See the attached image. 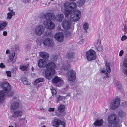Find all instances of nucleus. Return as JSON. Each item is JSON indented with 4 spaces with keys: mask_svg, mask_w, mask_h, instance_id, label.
I'll use <instances>...</instances> for the list:
<instances>
[{
    "mask_svg": "<svg viewBox=\"0 0 127 127\" xmlns=\"http://www.w3.org/2000/svg\"><path fill=\"white\" fill-rule=\"evenodd\" d=\"M51 91L53 96L56 95L57 92L55 89H52L51 90Z\"/></svg>",
    "mask_w": 127,
    "mask_h": 127,
    "instance_id": "38",
    "label": "nucleus"
},
{
    "mask_svg": "<svg viewBox=\"0 0 127 127\" xmlns=\"http://www.w3.org/2000/svg\"><path fill=\"white\" fill-rule=\"evenodd\" d=\"M39 109H40V110H42L43 111H44V109L43 108L41 107Z\"/></svg>",
    "mask_w": 127,
    "mask_h": 127,
    "instance_id": "58",
    "label": "nucleus"
},
{
    "mask_svg": "<svg viewBox=\"0 0 127 127\" xmlns=\"http://www.w3.org/2000/svg\"><path fill=\"white\" fill-rule=\"evenodd\" d=\"M86 58L88 60L91 61L95 60L96 58V55L95 51L93 50H90L86 53Z\"/></svg>",
    "mask_w": 127,
    "mask_h": 127,
    "instance_id": "5",
    "label": "nucleus"
},
{
    "mask_svg": "<svg viewBox=\"0 0 127 127\" xmlns=\"http://www.w3.org/2000/svg\"><path fill=\"white\" fill-rule=\"evenodd\" d=\"M0 67L1 68H3L5 67V66L2 63H1L0 64Z\"/></svg>",
    "mask_w": 127,
    "mask_h": 127,
    "instance_id": "47",
    "label": "nucleus"
},
{
    "mask_svg": "<svg viewBox=\"0 0 127 127\" xmlns=\"http://www.w3.org/2000/svg\"><path fill=\"white\" fill-rule=\"evenodd\" d=\"M44 36H48L52 37V32L51 30H47L45 31L44 34Z\"/></svg>",
    "mask_w": 127,
    "mask_h": 127,
    "instance_id": "27",
    "label": "nucleus"
},
{
    "mask_svg": "<svg viewBox=\"0 0 127 127\" xmlns=\"http://www.w3.org/2000/svg\"><path fill=\"white\" fill-rule=\"evenodd\" d=\"M21 81L24 84L26 85H29L31 84L28 81L27 78H23L21 79Z\"/></svg>",
    "mask_w": 127,
    "mask_h": 127,
    "instance_id": "31",
    "label": "nucleus"
},
{
    "mask_svg": "<svg viewBox=\"0 0 127 127\" xmlns=\"http://www.w3.org/2000/svg\"><path fill=\"white\" fill-rule=\"evenodd\" d=\"M19 46L18 45H15L14 47L15 49L16 50H18L19 49Z\"/></svg>",
    "mask_w": 127,
    "mask_h": 127,
    "instance_id": "48",
    "label": "nucleus"
},
{
    "mask_svg": "<svg viewBox=\"0 0 127 127\" xmlns=\"http://www.w3.org/2000/svg\"><path fill=\"white\" fill-rule=\"evenodd\" d=\"M74 53L71 51H68L66 55V58L68 59L67 62L70 63L72 61L74 56Z\"/></svg>",
    "mask_w": 127,
    "mask_h": 127,
    "instance_id": "12",
    "label": "nucleus"
},
{
    "mask_svg": "<svg viewBox=\"0 0 127 127\" xmlns=\"http://www.w3.org/2000/svg\"><path fill=\"white\" fill-rule=\"evenodd\" d=\"M94 45L96 49L98 51H101L102 48L101 45V41L99 39H98L95 42Z\"/></svg>",
    "mask_w": 127,
    "mask_h": 127,
    "instance_id": "16",
    "label": "nucleus"
},
{
    "mask_svg": "<svg viewBox=\"0 0 127 127\" xmlns=\"http://www.w3.org/2000/svg\"><path fill=\"white\" fill-rule=\"evenodd\" d=\"M25 0V1L26 2H29V1H30V0Z\"/></svg>",
    "mask_w": 127,
    "mask_h": 127,
    "instance_id": "57",
    "label": "nucleus"
},
{
    "mask_svg": "<svg viewBox=\"0 0 127 127\" xmlns=\"http://www.w3.org/2000/svg\"><path fill=\"white\" fill-rule=\"evenodd\" d=\"M85 0H79V2L81 4H83Z\"/></svg>",
    "mask_w": 127,
    "mask_h": 127,
    "instance_id": "50",
    "label": "nucleus"
},
{
    "mask_svg": "<svg viewBox=\"0 0 127 127\" xmlns=\"http://www.w3.org/2000/svg\"><path fill=\"white\" fill-rule=\"evenodd\" d=\"M17 98V97H14L13 98V100H13V101H14V99H16Z\"/></svg>",
    "mask_w": 127,
    "mask_h": 127,
    "instance_id": "59",
    "label": "nucleus"
},
{
    "mask_svg": "<svg viewBox=\"0 0 127 127\" xmlns=\"http://www.w3.org/2000/svg\"><path fill=\"white\" fill-rule=\"evenodd\" d=\"M13 15L11 12H9L7 13V19H11Z\"/></svg>",
    "mask_w": 127,
    "mask_h": 127,
    "instance_id": "37",
    "label": "nucleus"
},
{
    "mask_svg": "<svg viewBox=\"0 0 127 127\" xmlns=\"http://www.w3.org/2000/svg\"><path fill=\"white\" fill-rule=\"evenodd\" d=\"M101 72L102 73H104V78H107L108 77H109V74L107 73V72H106V71L105 70H102L101 71Z\"/></svg>",
    "mask_w": 127,
    "mask_h": 127,
    "instance_id": "35",
    "label": "nucleus"
},
{
    "mask_svg": "<svg viewBox=\"0 0 127 127\" xmlns=\"http://www.w3.org/2000/svg\"><path fill=\"white\" fill-rule=\"evenodd\" d=\"M57 58V57L56 55L54 56V59L53 61H56V59Z\"/></svg>",
    "mask_w": 127,
    "mask_h": 127,
    "instance_id": "52",
    "label": "nucleus"
},
{
    "mask_svg": "<svg viewBox=\"0 0 127 127\" xmlns=\"http://www.w3.org/2000/svg\"><path fill=\"white\" fill-rule=\"evenodd\" d=\"M15 54V53L14 52L10 54L9 57V59L7 60L8 62H11L13 60Z\"/></svg>",
    "mask_w": 127,
    "mask_h": 127,
    "instance_id": "26",
    "label": "nucleus"
},
{
    "mask_svg": "<svg viewBox=\"0 0 127 127\" xmlns=\"http://www.w3.org/2000/svg\"><path fill=\"white\" fill-rule=\"evenodd\" d=\"M23 119H20V120H22Z\"/></svg>",
    "mask_w": 127,
    "mask_h": 127,
    "instance_id": "64",
    "label": "nucleus"
},
{
    "mask_svg": "<svg viewBox=\"0 0 127 127\" xmlns=\"http://www.w3.org/2000/svg\"><path fill=\"white\" fill-rule=\"evenodd\" d=\"M55 38L57 41L61 42H62L64 40V35L61 32L57 33L55 36Z\"/></svg>",
    "mask_w": 127,
    "mask_h": 127,
    "instance_id": "13",
    "label": "nucleus"
},
{
    "mask_svg": "<svg viewBox=\"0 0 127 127\" xmlns=\"http://www.w3.org/2000/svg\"><path fill=\"white\" fill-rule=\"evenodd\" d=\"M7 34V32L6 31H5L3 32V34L4 36H6Z\"/></svg>",
    "mask_w": 127,
    "mask_h": 127,
    "instance_id": "54",
    "label": "nucleus"
},
{
    "mask_svg": "<svg viewBox=\"0 0 127 127\" xmlns=\"http://www.w3.org/2000/svg\"><path fill=\"white\" fill-rule=\"evenodd\" d=\"M69 1H75L76 0H69Z\"/></svg>",
    "mask_w": 127,
    "mask_h": 127,
    "instance_id": "60",
    "label": "nucleus"
},
{
    "mask_svg": "<svg viewBox=\"0 0 127 127\" xmlns=\"http://www.w3.org/2000/svg\"><path fill=\"white\" fill-rule=\"evenodd\" d=\"M44 44L47 46L49 47H52L54 45L53 40L50 38H46L43 41Z\"/></svg>",
    "mask_w": 127,
    "mask_h": 127,
    "instance_id": "14",
    "label": "nucleus"
},
{
    "mask_svg": "<svg viewBox=\"0 0 127 127\" xmlns=\"http://www.w3.org/2000/svg\"><path fill=\"white\" fill-rule=\"evenodd\" d=\"M76 73L73 69L69 70L66 74L68 80L70 81H74L76 78Z\"/></svg>",
    "mask_w": 127,
    "mask_h": 127,
    "instance_id": "8",
    "label": "nucleus"
},
{
    "mask_svg": "<svg viewBox=\"0 0 127 127\" xmlns=\"http://www.w3.org/2000/svg\"><path fill=\"white\" fill-rule=\"evenodd\" d=\"M124 65L125 67L127 68V59L124 60Z\"/></svg>",
    "mask_w": 127,
    "mask_h": 127,
    "instance_id": "39",
    "label": "nucleus"
},
{
    "mask_svg": "<svg viewBox=\"0 0 127 127\" xmlns=\"http://www.w3.org/2000/svg\"><path fill=\"white\" fill-rule=\"evenodd\" d=\"M44 24L46 28L49 29H53L55 27V25L51 22L45 21L44 22Z\"/></svg>",
    "mask_w": 127,
    "mask_h": 127,
    "instance_id": "17",
    "label": "nucleus"
},
{
    "mask_svg": "<svg viewBox=\"0 0 127 127\" xmlns=\"http://www.w3.org/2000/svg\"><path fill=\"white\" fill-rule=\"evenodd\" d=\"M6 73L8 76L9 77H11V72L10 71H7L6 72Z\"/></svg>",
    "mask_w": 127,
    "mask_h": 127,
    "instance_id": "42",
    "label": "nucleus"
},
{
    "mask_svg": "<svg viewBox=\"0 0 127 127\" xmlns=\"http://www.w3.org/2000/svg\"><path fill=\"white\" fill-rule=\"evenodd\" d=\"M2 84L3 90H0V103L3 102L6 96L4 93H8L11 89L10 85L6 82H3Z\"/></svg>",
    "mask_w": 127,
    "mask_h": 127,
    "instance_id": "2",
    "label": "nucleus"
},
{
    "mask_svg": "<svg viewBox=\"0 0 127 127\" xmlns=\"http://www.w3.org/2000/svg\"><path fill=\"white\" fill-rule=\"evenodd\" d=\"M81 42H82V43H83V44H85L86 43V42H85V41H84V40H82L81 41Z\"/></svg>",
    "mask_w": 127,
    "mask_h": 127,
    "instance_id": "56",
    "label": "nucleus"
},
{
    "mask_svg": "<svg viewBox=\"0 0 127 127\" xmlns=\"http://www.w3.org/2000/svg\"><path fill=\"white\" fill-rule=\"evenodd\" d=\"M89 26L88 23H86L84 24L83 27L84 30L85 31H86L88 28Z\"/></svg>",
    "mask_w": 127,
    "mask_h": 127,
    "instance_id": "36",
    "label": "nucleus"
},
{
    "mask_svg": "<svg viewBox=\"0 0 127 127\" xmlns=\"http://www.w3.org/2000/svg\"><path fill=\"white\" fill-rule=\"evenodd\" d=\"M44 30V28L41 25L37 26L35 29V32L36 34L40 35L42 34Z\"/></svg>",
    "mask_w": 127,
    "mask_h": 127,
    "instance_id": "11",
    "label": "nucleus"
},
{
    "mask_svg": "<svg viewBox=\"0 0 127 127\" xmlns=\"http://www.w3.org/2000/svg\"><path fill=\"white\" fill-rule=\"evenodd\" d=\"M117 118L115 114L110 115L108 117V123H113L115 122H118L117 121Z\"/></svg>",
    "mask_w": 127,
    "mask_h": 127,
    "instance_id": "19",
    "label": "nucleus"
},
{
    "mask_svg": "<svg viewBox=\"0 0 127 127\" xmlns=\"http://www.w3.org/2000/svg\"><path fill=\"white\" fill-rule=\"evenodd\" d=\"M105 64L107 71L108 73H110L111 72V69L109 64L108 62H107V61H105Z\"/></svg>",
    "mask_w": 127,
    "mask_h": 127,
    "instance_id": "28",
    "label": "nucleus"
},
{
    "mask_svg": "<svg viewBox=\"0 0 127 127\" xmlns=\"http://www.w3.org/2000/svg\"><path fill=\"white\" fill-rule=\"evenodd\" d=\"M22 112L20 110H17L14 112L12 117L14 118L20 117L22 115Z\"/></svg>",
    "mask_w": 127,
    "mask_h": 127,
    "instance_id": "21",
    "label": "nucleus"
},
{
    "mask_svg": "<svg viewBox=\"0 0 127 127\" xmlns=\"http://www.w3.org/2000/svg\"><path fill=\"white\" fill-rule=\"evenodd\" d=\"M55 110V108H50L48 109V111L50 112H53Z\"/></svg>",
    "mask_w": 127,
    "mask_h": 127,
    "instance_id": "44",
    "label": "nucleus"
},
{
    "mask_svg": "<svg viewBox=\"0 0 127 127\" xmlns=\"http://www.w3.org/2000/svg\"><path fill=\"white\" fill-rule=\"evenodd\" d=\"M42 127H46V126H45L44 125L42 126Z\"/></svg>",
    "mask_w": 127,
    "mask_h": 127,
    "instance_id": "62",
    "label": "nucleus"
},
{
    "mask_svg": "<svg viewBox=\"0 0 127 127\" xmlns=\"http://www.w3.org/2000/svg\"><path fill=\"white\" fill-rule=\"evenodd\" d=\"M52 82L53 84L58 87L61 86L64 84L63 81L57 76L53 79Z\"/></svg>",
    "mask_w": 127,
    "mask_h": 127,
    "instance_id": "7",
    "label": "nucleus"
},
{
    "mask_svg": "<svg viewBox=\"0 0 127 127\" xmlns=\"http://www.w3.org/2000/svg\"><path fill=\"white\" fill-rule=\"evenodd\" d=\"M45 18L46 20V21L51 22V20H53L55 18V15L53 13H48L45 15Z\"/></svg>",
    "mask_w": 127,
    "mask_h": 127,
    "instance_id": "15",
    "label": "nucleus"
},
{
    "mask_svg": "<svg viewBox=\"0 0 127 127\" xmlns=\"http://www.w3.org/2000/svg\"><path fill=\"white\" fill-rule=\"evenodd\" d=\"M103 121L102 119L96 121L94 123L95 126H100L103 124Z\"/></svg>",
    "mask_w": 127,
    "mask_h": 127,
    "instance_id": "25",
    "label": "nucleus"
},
{
    "mask_svg": "<svg viewBox=\"0 0 127 127\" xmlns=\"http://www.w3.org/2000/svg\"><path fill=\"white\" fill-rule=\"evenodd\" d=\"M63 98L62 96L60 95H59L57 97V99L58 100V101H61L63 99Z\"/></svg>",
    "mask_w": 127,
    "mask_h": 127,
    "instance_id": "40",
    "label": "nucleus"
},
{
    "mask_svg": "<svg viewBox=\"0 0 127 127\" xmlns=\"http://www.w3.org/2000/svg\"><path fill=\"white\" fill-rule=\"evenodd\" d=\"M64 17V16L63 14H60L56 15L55 18L58 21L61 22L63 19Z\"/></svg>",
    "mask_w": 127,
    "mask_h": 127,
    "instance_id": "23",
    "label": "nucleus"
},
{
    "mask_svg": "<svg viewBox=\"0 0 127 127\" xmlns=\"http://www.w3.org/2000/svg\"><path fill=\"white\" fill-rule=\"evenodd\" d=\"M52 124L53 127H65V123L60 119L55 118L52 122Z\"/></svg>",
    "mask_w": 127,
    "mask_h": 127,
    "instance_id": "4",
    "label": "nucleus"
},
{
    "mask_svg": "<svg viewBox=\"0 0 127 127\" xmlns=\"http://www.w3.org/2000/svg\"><path fill=\"white\" fill-rule=\"evenodd\" d=\"M8 23L7 22H6V21H4L2 22H0V30H2L4 28L7 26Z\"/></svg>",
    "mask_w": 127,
    "mask_h": 127,
    "instance_id": "24",
    "label": "nucleus"
},
{
    "mask_svg": "<svg viewBox=\"0 0 127 127\" xmlns=\"http://www.w3.org/2000/svg\"><path fill=\"white\" fill-rule=\"evenodd\" d=\"M123 72L125 74L127 75V69H124Z\"/></svg>",
    "mask_w": 127,
    "mask_h": 127,
    "instance_id": "51",
    "label": "nucleus"
},
{
    "mask_svg": "<svg viewBox=\"0 0 127 127\" xmlns=\"http://www.w3.org/2000/svg\"><path fill=\"white\" fill-rule=\"evenodd\" d=\"M120 99L118 96H116L110 104V107L112 110L118 108L120 105Z\"/></svg>",
    "mask_w": 127,
    "mask_h": 127,
    "instance_id": "6",
    "label": "nucleus"
},
{
    "mask_svg": "<svg viewBox=\"0 0 127 127\" xmlns=\"http://www.w3.org/2000/svg\"><path fill=\"white\" fill-rule=\"evenodd\" d=\"M118 123V122H115L113 123H109L108 127H117L116 125Z\"/></svg>",
    "mask_w": 127,
    "mask_h": 127,
    "instance_id": "33",
    "label": "nucleus"
},
{
    "mask_svg": "<svg viewBox=\"0 0 127 127\" xmlns=\"http://www.w3.org/2000/svg\"><path fill=\"white\" fill-rule=\"evenodd\" d=\"M34 69V68L33 67H32V70H33Z\"/></svg>",
    "mask_w": 127,
    "mask_h": 127,
    "instance_id": "63",
    "label": "nucleus"
},
{
    "mask_svg": "<svg viewBox=\"0 0 127 127\" xmlns=\"http://www.w3.org/2000/svg\"><path fill=\"white\" fill-rule=\"evenodd\" d=\"M65 109V106L63 105H61L58 108V110H56L55 112V114L56 116L60 117L63 115L62 113L63 112Z\"/></svg>",
    "mask_w": 127,
    "mask_h": 127,
    "instance_id": "9",
    "label": "nucleus"
},
{
    "mask_svg": "<svg viewBox=\"0 0 127 127\" xmlns=\"http://www.w3.org/2000/svg\"><path fill=\"white\" fill-rule=\"evenodd\" d=\"M20 68L22 71L27 70L28 68V65H20Z\"/></svg>",
    "mask_w": 127,
    "mask_h": 127,
    "instance_id": "30",
    "label": "nucleus"
},
{
    "mask_svg": "<svg viewBox=\"0 0 127 127\" xmlns=\"http://www.w3.org/2000/svg\"><path fill=\"white\" fill-rule=\"evenodd\" d=\"M44 81V79L43 78H39L36 79L34 82V84H36L40 82H42Z\"/></svg>",
    "mask_w": 127,
    "mask_h": 127,
    "instance_id": "34",
    "label": "nucleus"
},
{
    "mask_svg": "<svg viewBox=\"0 0 127 127\" xmlns=\"http://www.w3.org/2000/svg\"><path fill=\"white\" fill-rule=\"evenodd\" d=\"M117 88L120 90H121L122 89V86L120 83L118 84L117 85Z\"/></svg>",
    "mask_w": 127,
    "mask_h": 127,
    "instance_id": "43",
    "label": "nucleus"
},
{
    "mask_svg": "<svg viewBox=\"0 0 127 127\" xmlns=\"http://www.w3.org/2000/svg\"><path fill=\"white\" fill-rule=\"evenodd\" d=\"M71 67L70 64H68L66 63L65 64H64L63 65V69L65 71H67L69 69H70Z\"/></svg>",
    "mask_w": 127,
    "mask_h": 127,
    "instance_id": "29",
    "label": "nucleus"
},
{
    "mask_svg": "<svg viewBox=\"0 0 127 127\" xmlns=\"http://www.w3.org/2000/svg\"><path fill=\"white\" fill-rule=\"evenodd\" d=\"M124 53V51L123 50H121L120 52L119 55L120 56H122Z\"/></svg>",
    "mask_w": 127,
    "mask_h": 127,
    "instance_id": "46",
    "label": "nucleus"
},
{
    "mask_svg": "<svg viewBox=\"0 0 127 127\" xmlns=\"http://www.w3.org/2000/svg\"><path fill=\"white\" fill-rule=\"evenodd\" d=\"M8 10H9L10 12L12 13L13 15H15V12L13 11V9H11L9 7L8 8Z\"/></svg>",
    "mask_w": 127,
    "mask_h": 127,
    "instance_id": "41",
    "label": "nucleus"
},
{
    "mask_svg": "<svg viewBox=\"0 0 127 127\" xmlns=\"http://www.w3.org/2000/svg\"><path fill=\"white\" fill-rule=\"evenodd\" d=\"M8 127H13L12 126H9Z\"/></svg>",
    "mask_w": 127,
    "mask_h": 127,
    "instance_id": "61",
    "label": "nucleus"
},
{
    "mask_svg": "<svg viewBox=\"0 0 127 127\" xmlns=\"http://www.w3.org/2000/svg\"><path fill=\"white\" fill-rule=\"evenodd\" d=\"M71 24L70 20L66 19L63 20L62 24V26L65 29L68 30L70 28Z\"/></svg>",
    "mask_w": 127,
    "mask_h": 127,
    "instance_id": "10",
    "label": "nucleus"
},
{
    "mask_svg": "<svg viewBox=\"0 0 127 127\" xmlns=\"http://www.w3.org/2000/svg\"><path fill=\"white\" fill-rule=\"evenodd\" d=\"M56 66L55 64L52 62H50L46 64V67L47 71H46L45 74L46 78L49 80L51 78L54 74Z\"/></svg>",
    "mask_w": 127,
    "mask_h": 127,
    "instance_id": "3",
    "label": "nucleus"
},
{
    "mask_svg": "<svg viewBox=\"0 0 127 127\" xmlns=\"http://www.w3.org/2000/svg\"><path fill=\"white\" fill-rule=\"evenodd\" d=\"M10 51L9 50V49H7V50H6V54H8L10 53Z\"/></svg>",
    "mask_w": 127,
    "mask_h": 127,
    "instance_id": "55",
    "label": "nucleus"
},
{
    "mask_svg": "<svg viewBox=\"0 0 127 127\" xmlns=\"http://www.w3.org/2000/svg\"><path fill=\"white\" fill-rule=\"evenodd\" d=\"M19 106V103L15 101H12L11 102L10 108L12 110H14L17 109Z\"/></svg>",
    "mask_w": 127,
    "mask_h": 127,
    "instance_id": "18",
    "label": "nucleus"
},
{
    "mask_svg": "<svg viewBox=\"0 0 127 127\" xmlns=\"http://www.w3.org/2000/svg\"><path fill=\"white\" fill-rule=\"evenodd\" d=\"M127 38V37L125 35L122 36V37L121 40L122 41H124Z\"/></svg>",
    "mask_w": 127,
    "mask_h": 127,
    "instance_id": "45",
    "label": "nucleus"
},
{
    "mask_svg": "<svg viewBox=\"0 0 127 127\" xmlns=\"http://www.w3.org/2000/svg\"><path fill=\"white\" fill-rule=\"evenodd\" d=\"M118 115L119 116L121 117H125L126 115V113L124 111L122 110H120L119 111L118 113Z\"/></svg>",
    "mask_w": 127,
    "mask_h": 127,
    "instance_id": "32",
    "label": "nucleus"
},
{
    "mask_svg": "<svg viewBox=\"0 0 127 127\" xmlns=\"http://www.w3.org/2000/svg\"><path fill=\"white\" fill-rule=\"evenodd\" d=\"M46 62L44 60L41 59L39 60L38 62V66L40 68H43L46 66Z\"/></svg>",
    "mask_w": 127,
    "mask_h": 127,
    "instance_id": "20",
    "label": "nucleus"
},
{
    "mask_svg": "<svg viewBox=\"0 0 127 127\" xmlns=\"http://www.w3.org/2000/svg\"><path fill=\"white\" fill-rule=\"evenodd\" d=\"M124 105L125 106H127V101L123 103Z\"/></svg>",
    "mask_w": 127,
    "mask_h": 127,
    "instance_id": "53",
    "label": "nucleus"
},
{
    "mask_svg": "<svg viewBox=\"0 0 127 127\" xmlns=\"http://www.w3.org/2000/svg\"><path fill=\"white\" fill-rule=\"evenodd\" d=\"M65 10L64 13L66 17H68L70 14V18L72 21L75 22L78 21L80 18V12L78 10H75L73 13L71 12L73 9L75 8L76 6L75 2H66L64 5Z\"/></svg>",
    "mask_w": 127,
    "mask_h": 127,
    "instance_id": "1",
    "label": "nucleus"
},
{
    "mask_svg": "<svg viewBox=\"0 0 127 127\" xmlns=\"http://www.w3.org/2000/svg\"><path fill=\"white\" fill-rule=\"evenodd\" d=\"M14 94L13 92L12 91L10 92V93L8 94V96H10L13 95Z\"/></svg>",
    "mask_w": 127,
    "mask_h": 127,
    "instance_id": "49",
    "label": "nucleus"
},
{
    "mask_svg": "<svg viewBox=\"0 0 127 127\" xmlns=\"http://www.w3.org/2000/svg\"><path fill=\"white\" fill-rule=\"evenodd\" d=\"M39 55L47 61L49 57V54L45 52H40Z\"/></svg>",
    "mask_w": 127,
    "mask_h": 127,
    "instance_id": "22",
    "label": "nucleus"
}]
</instances>
